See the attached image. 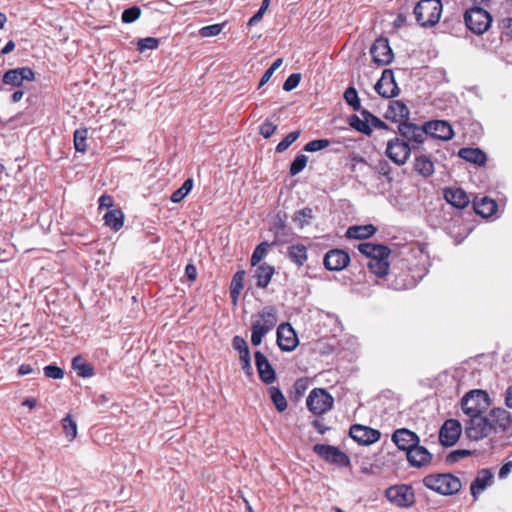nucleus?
<instances>
[{"mask_svg": "<svg viewBox=\"0 0 512 512\" xmlns=\"http://www.w3.org/2000/svg\"><path fill=\"white\" fill-rule=\"evenodd\" d=\"M504 403L508 408L512 409V385L506 389Z\"/></svg>", "mask_w": 512, "mask_h": 512, "instance_id": "63", "label": "nucleus"}, {"mask_svg": "<svg viewBox=\"0 0 512 512\" xmlns=\"http://www.w3.org/2000/svg\"><path fill=\"white\" fill-rule=\"evenodd\" d=\"M88 130L86 128L77 129L74 132V147L76 151L85 153L87 151Z\"/></svg>", "mask_w": 512, "mask_h": 512, "instance_id": "44", "label": "nucleus"}, {"mask_svg": "<svg viewBox=\"0 0 512 512\" xmlns=\"http://www.w3.org/2000/svg\"><path fill=\"white\" fill-rule=\"evenodd\" d=\"M288 257L297 266H302L307 261V248L303 244L291 245L288 248Z\"/></svg>", "mask_w": 512, "mask_h": 512, "instance_id": "36", "label": "nucleus"}, {"mask_svg": "<svg viewBox=\"0 0 512 512\" xmlns=\"http://www.w3.org/2000/svg\"><path fill=\"white\" fill-rule=\"evenodd\" d=\"M370 54L374 63L382 66L390 64L394 58L387 38L376 39L370 48Z\"/></svg>", "mask_w": 512, "mask_h": 512, "instance_id": "11", "label": "nucleus"}, {"mask_svg": "<svg viewBox=\"0 0 512 512\" xmlns=\"http://www.w3.org/2000/svg\"><path fill=\"white\" fill-rule=\"evenodd\" d=\"M367 266L373 274H375L379 277H384L388 274V270H389L388 258H379L376 260H368Z\"/></svg>", "mask_w": 512, "mask_h": 512, "instance_id": "39", "label": "nucleus"}, {"mask_svg": "<svg viewBox=\"0 0 512 512\" xmlns=\"http://www.w3.org/2000/svg\"><path fill=\"white\" fill-rule=\"evenodd\" d=\"M277 130V125H275L274 123H272L271 121L269 120H266L261 126H260V134L264 137V138H270L274 133L275 131Z\"/></svg>", "mask_w": 512, "mask_h": 512, "instance_id": "57", "label": "nucleus"}, {"mask_svg": "<svg viewBox=\"0 0 512 512\" xmlns=\"http://www.w3.org/2000/svg\"><path fill=\"white\" fill-rule=\"evenodd\" d=\"M301 80V75L299 73H293L291 74L284 82L283 89L287 92L292 91L295 89Z\"/></svg>", "mask_w": 512, "mask_h": 512, "instance_id": "56", "label": "nucleus"}, {"mask_svg": "<svg viewBox=\"0 0 512 512\" xmlns=\"http://www.w3.org/2000/svg\"><path fill=\"white\" fill-rule=\"evenodd\" d=\"M233 348L239 352L241 368L247 376L253 375L250 350L247 342L241 336H235L232 340Z\"/></svg>", "mask_w": 512, "mask_h": 512, "instance_id": "20", "label": "nucleus"}, {"mask_svg": "<svg viewBox=\"0 0 512 512\" xmlns=\"http://www.w3.org/2000/svg\"><path fill=\"white\" fill-rule=\"evenodd\" d=\"M186 275L190 280H195L197 272L192 264H188L185 269Z\"/></svg>", "mask_w": 512, "mask_h": 512, "instance_id": "64", "label": "nucleus"}, {"mask_svg": "<svg viewBox=\"0 0 512 512\" xmlns=\"http://www.w3.org/2000/svg\"><path fill=\"white\" fill-rule=\"evenodd\" d=\"M300 135V130L290 132L281 142L278 143V145L276 146V152L282 153L286 151L290 147V145H292V143H294L300 137Z\"/></svg>", "mask_w": 512, "mask_h": 512, "instance_id": "47", "label": "nucleus"}, {"mask_svg": "<svg viewBox=\"0 0 512 512\" xmlns=\"http://www.w3.org/2000/svg\"><path fill=\"white\" fill-rule=\"evenodd\" d=\"M62 427L68 441H73L77 436V424L71 415H67L62 419Z\"/></svg>", "mask_w": 512, "mask_h": 512, "instance_id": "45", "label": "nucleus"}, {"mask_svg": "<svg viewBox=\"0 0 512 512\" xmlns=\"http://www.w3.org/2000/svg\"><path fill=\"white\" fill-rule=\"evenodd\" d=\"M492 480V474L488 470H482L471 483L470 490L473 497L476 499L478 494L483 492L488 486L491 485Z\"/></svg>", "mask_w": 512, "mask_h": 512, "instance_id": "29", "label": "nucleus"}, {"mask_svg": "<svg viewBox=\"0 0 512 512\" xmlns=\"http://www.w3.org/2000/svg\"><path fill=\"white\" fill-rule=\"evenodd\" d=\"M269 244L267 242L260 243L252 253L251 265L257 266L259 262L265 257L268 251Z\"/></svg>", "mask_w": 512, "mask_h": 512, "instance_id": "49", "label": "nucleus"}, {"mask_svg": "<svg viewBox=\"0 0 512 512\" xmlns=\"http://www.w3.org/2000/svg\"><path fill=\"white\" fill-rule=\"evenodd\" d=\"M244 278H245L244 271H237L232 278V281L230 284V296H231V299H232V302L234 305L237 304L240 292L243 289Z\"/></svg>", "mask_w": 512, "mask_h": 512, "instance_id": "37", "label": "nucleus"}, {"mask_svg": "<svg viewBox=\"0 0 512 512\" xmlns=\"http://www.w3.org/2000/svg\"><path fill=\"white\" fill-rule=\"evenodd\" d=\"M313 451L325 461L333 464L347 466L350 462L349 457L335 446L316 444Z\"/></svg>", "mask_w": 512, "mask_h": 512, "instance_id": "9", "label": "nucleus"}, {"mask_svg": "<svg viewBox=\"0 0 512 512\" xmlns=\"http://www.w3.org/2000/svg\"><path fill=\"white\" fill-rule=\"evenodd\" d=\"M512 469V461L505 463L499 470V478H505Z\"/></svg>", "mask_w": 512, "mask_h": 512, "instance_id": "62", "label": "nucleus"}, {"mask_svg": "<svg viewBox=\"0 0 512 512\" xmlns=\"http://www.w3.org/2000/svg\"><path fill=\"white\" fill-rule=\"evenodd\" d=\"M323 263L327 270L341 271L350 263V256L343 250L333 249L325 254Z\"/></svg>", "mask_w": 512, "mask_h": 512, "instance_id": "16", "label": "nucleus"}, {"mask_svg": "<svg viewBox=\"0 0 512 512\" xmlns=\"http://www.w3.org/2000/svg\"><path fill=\"white\" fill-rule=\"evenodd\" d=\"M442 11L440 0H420L414 7L413 14L419 26L431 28L439 22Z\"/></svg>", "mask_w": 512, "mask_h": 512, "instance_id": "1", "label": "nucleus"}, {"mask_svg": "<svg viewBox=\"0 0 512 512\" xmlns=\"http://www.w3.org/2000/svg\"><path fill=\"white\" fill-rule=\"evenodd\" d=\"M470 452L468 450H456L449 454L448 460L451 462L458 461L460 458L468 456Z\"/></svg>", "mask_w": 512, "mask_h": 512, "instance_id": "58", "label": "nucleus"}, {"mask_svg": "<svg viewBox=\"0 0 512 512\" xmlns=\"http://www.w3.org/2000/svg\"><path fill=\"white\" fill-rule=\"evenodd\" d=\"M488 419L491 425L492 431H506L512 422L511 414L504 408L496 407L492 408L488 413Z\"/></svg>", "mask_w": 512, "mask_h": 512, "instance_id": "19", "label": "nucleus"}, {"mask_svg": "<svg viewBox=\"0 0 512 512\" xmlns=\"http://www.w3.org/2000/svg\"><path fill=\"white\" fill-rule=\"evenodd\" d=\"M192 188H193V179L192 178L186 179L184 181V183L182 184V186L172 193L170 200L173 203L181 202L190 193Z\"/></svg>", "mask_w": 512, "mask_h": 512, "instance_id": "43", "label": "nucleus"}, {"mask_svg": "<svg viewBox=\"0 0 512 512\" xmlns=\"http://www.w3.org/2000/svg\"><path fill=\"white\" fill-rule=\"evenodd\" d=\"M349 435L354 441L361 445L373 444L381 437L379 430L360 424L352 425L350 427Z\"/></svg>", "mask_w": 512, "mask_h": 512, "instance_id": "13", "label": "nucleus"}, {"mask_svg": "<svg viewBox=\"0 0 512 512\" xmlns=\"http://www.w3.org/2000/svg\"><path fill=\"white\" fill-rule=\"evenodd\" d=\"M375 90L384 98H392L398 95L399 88L392 70L386 69L383 71L381 78L375 85Z\"/></svg>", "mask_w": 512, "mask_h": 512, "instance_id": "15", "label": "nucleus"}, {"mask_svg": "<svg viewBox=\"0 0 512 512\" xmlns=\"http://www.w3.org/2000/svg\"><path fill=\"white\" fill-rule=\"evenodd\" d=\"M377 229L372 224L351 226L346 231L349 239H366L376 233Z\"/></svg>", "mask_w": 512, "mask_h": 512, "instance_id": "33", "label": "nucleus"}, {"mask_svg": "<svg viewBox=\"0 0 512 512\" xmlns=\"http://www.w3.org/2000/svg\"><path fill=\"white\" fill-rule=\"evenodd\" d=\"M334 398L323 388H314L307 399V408L315 415H322L333 408Z\"/></svg>", "mask_w": 512, "mask_h": 512, "instance_id": "5", "label": "nucleus"}, {"mask_svg": "<svg viewBox=\"0 0 512 512\" xmlns=\"http://www.w3.org/2000/svg\"><path fill=\"white\" fill-rule=\"evenodd\" d=\"M386 498L394 505L408 508L415 503V494L411 486L406 484L394 485L385 492Z\"/></svg>", "mask_w": 512, "mask_h": 512, "instance_id": "7", "label": "nucleus"}, {"mask_svg": "<svg viewBox=\"0 0 512 512\" xmlns=\"http://www.w3.org/2000/svg\"><path fill=\"white\" fill-rule=\"evenodd\" d=\"M358 250L360 253L365 255L369 260H376L379 258H389L390 249L382 244H373V243H361L358 245Z\"/></svg>", "mask_w": 512, "mask_h": 512, "instance_id": "24", "label": "nucleus"}, {"mask_svg": "<svg viewBox=\"0 0 512 512\" xmlns=\"http://www.w3.org/2000/svg\"><path fill=\"white\" fill-rule=\"evenodd\" d=\"M427 137L448 141L452 139L454 132L451 125L444 120H433L425 123Z\"/></svg>", "mask_w": 512, "mask_h": 512, "instance_id": "18", "label": "nucleus"}, {"mask_svg": "<svg viewBox=\"0 0 512 512\" xmlns=\"http://www.w3.org/2000/svg\"><path fill=\"white\" fill-rule=\"evenodd\" d=\"M462 427L458 420L448 419L439 431V441L443 446H453L461 436Z\"/></svg>", "mask_w": 512, "mask_h": 512, "instance_id": "12", "label": "nucleus"}, {"mask_svg": "<svg viewBox=\"0 0 512 512\" xmlns=\"http://www.w3.org/2000/svg\"><path fill=\"white\" fill-rule=\"evenodd\" d=\"M159 46V39L154 37H146L141 38L137 42V49L139 52H144L145 50H154Z\"/></svg>", "mask_w": 512, "mask_h": 512, "instance_id": "50", "label": "nucleus"}, {"mask_svg": "<svg viewBox=\"0 0 512 512\" xmlns=\"http://www.w3.org/2000/svg\"><path fill=\"white\" fill-rule=\"evenodd\" d=\"M313 218V210L311 208H303L299 211H296L293 216V221L297 225L298 228L302 229L306 225L310 224V221Z\"/></svg>", "mask_w": 512, "mask_h": 512, "instance_id": "41", "label": "nucleus"}, {"mask_svg": "<svg viewBox=\"0 0 512 512\" xmlns=\"http://www.w3.org/2000/svg\"><path fill=\"white\" fill-rule=\"evenodd\" d=\"M463 413L472 417L483 414L490 406L489 394L481 389H474L467 392L460 402Z\"/></svg>", "mask_w": 512, "mask_h": 512, "instance_id": "3", "label": "nucleus"}, {"mask_svg": "<svg viewBox=\"0 0 512 512\" xmlns=\"http://www.w3.org/2000/svg\"><path fill=\"white\" fill-rule=\"evenodd\" d=\"M251 331V343L254 346H259L262 343L264 336L270 332L264 327L260 326L259 323H255L254 321L252 323Z\"/></svg>", "mask_w": 512, "mask_h": 512, "instance_id": "46", "label": "nucleus"}, {"mask_svg": "<svg viewBox=\"0 0 512 512\" xmlns=\"http://www.w3.org/2000/svg\"><path fill=\"white\" fill-rule=\"evenodd\" d=\"M268 391H269L270 398H271L273 404L275 405L276 409L279 412L285 411L287 408V401H286V398L283 395V393L280 391V389L272 386L269 388Z\"/></svg>", "mask_w": 512, "mask_h": 512, "instance_id": "42", "label": "nucleus"}, {"mask_svg": "<svg viewBox=\"0 0 512 512\" xmlns=\"http://www.w3.org/2000/svg\"><path fill=\"white\" fill-rule=\"evenodd\" d=\"M274 267L266 263H262L255 269L254 277L256 278V285L259 288H266L274 274Z\"/></svg>", "mask_w": 512, "mask_h": 512, "instance_id": "30", "label": "nucleus"}, {"mask_svg": "<svg viewBox=\"0 0 512 512\" xmlns=\"http://www.w3.org/2000/svg\"><path fill=\"white\" fill-rule=\"evenodd\" d=\"M398 130L403 138L418 145L424 143L427 138L425 125L418 126L411 122H402L398 126Z\"/></svg>", "mask_w": 512, "mask_h": 512, "instance_id": "17", "label": "nucleus"}, {"mask_svg": "<svg viewBox=\"0 0 512 512\" xmlns=\"http://www.w3.org/2000/svg\"><path fill=\"white\" fill-rule=\"evenodd\" d=\"M104 223L114 231H119L124 224V214L120 209H112L108 211L104 217Z\"/></svg>", "mask_w": 512, "mask_h": 512, "instance_id": "35", "label": "nucleus"}, {"mask_svg": "<svg viewBox=\"0 0 512 512\" xmlns=\"http://www.w3.org/2000/svg\"><path fill=\"white\" fill-rule=\"evenodd\" d=\"M414 169L425 178L432 176L435 170L433 161L427 155H420L415 158Z\"/></svg>", "mask_w": 512, "mask_h": 512, "instance_id": "34", "label": "nucleus"}, {"mask_svg": "<svg viewBox=\"0 0 512 512\" xmlns=\"http://www.w3.org/2000/svg\"><path fill=\"white\" fill-rule=\"evenodd\" d=\"M361 116L362 118L357 115L351 116L349 119V124L355 130L363 134L370 135L372 132L370 127V117H372V114L367 110H363L361 112Z\"/></svg>", "mask_w": 512, "mask_h": 512, "instance_id": "28", "label": "nucleus"}, {"mask_svg": "<svg viewBox=\"0 0 512 512\" xmlns=\"http://www.w3.org/2000/svg\"><path fill=\"white\" fill-rule=\"evenodd\" d=\"M444 198L449 204L458 209L465 208L470 202L466 192L461 188H446Z\"/></svg>", "mask_w": 512, "mask_h": 512, "instance_id": "26", "label": "nucleus"}, {"mask_svg": "<svg viewBox=\"0 0 512 512\" xmlns=\"http://www.w3.org/2000/svg\"><path fill=\"white\" fill-rule=\"evenodd\" d=\"M72 367L75 371H77V374L80 377L87 378L94 375L93 367L80 355L73 358Z\"/></svg>", "mask_w": 512, "mask_h": 512, "instance_id": "38", "label": "nucleus"}, {"mask_svg": "<svg viewBox=\"0 0 512 512\" xmlns=\"http://www.w3.org/2000/svg\"><path fill=\"white\" fill-rule=\"evenodd\" d=\"M473 205L475 212L484 218L491 217L497 210V203L488 197L476 199Z\"/></svg>", "mask_w": 512, "mask_h": 512, "instance_id": "32", "label": "nucleus"}, {"mask_svg": "<svg viewBox=\"0 0 512 512\" xmlns=\"http://www.w3.org/2000/svg\"><path fill=\"white\" fill-rule=\"evenodd\" d=\"M307 162H308V158L306 155H304V154L297 155L290 165V171H289L290 174L292 176H295L298 173H300L306 167Z\"/></svg>", "mask_w": 512, "mask_h": 512, "instance_id": "48", "label": "nucleus"}, {"mask_svg": "<svg viewBox=\"0 0 512 512\" xmlns=\"http://www.w3.org/2000/svg\"><path fill=\"white\" fill-rule=\"evenodd\" d=\"M113 206V199L111 196L102 195L99 198V208H109Z\"/></svg>", "mask_w": 512, "mask_h": 512, "instance_id": "60", "label": "nucleus"}, {"mask_svg": "<svg viewBox=\"0 0 512 512\" xmlns=\"http://www.w3.org/2000/svg\"><path fill=\"white\" fill-rule=\"evenodd\" d=\"M411 150L412 148L406 141L398 137H395L394 139L388 141L386 147V155L396 165L402 166L409 159L411 155Z\"/></svg>", "mask_w": 512, "mask_h": 512, "instance_id": "8", "label": "nucleus"}, {"mask_svg": "<svg viewBox=\"0 0 512 512\" xmlns=\"http://www.w3.org/2000/svg\"><path fill=\"white\" fill-rule=\"evenodd\" d=\"M459 156L462 159L479 166L485 165L487 161L486 154L479 148H461L459 150Z\"/></svg>", "mask_w": 512, "mask_h": 512, "instance_id": "31", "label": "nucleus"}, {"mask_svg": "<svg viewBox=\"0 0 512 512\" xmlns=\"http://www.w3.org/2000/svg\"><path fill=\"white\" fill-rule=\"evenodd\" d=\"M224 28V24H212L204 26L199 30V34L203 38L213 37L219 35Z\"/></svg>", "mask_w": 512, "mask_h": 512, "instance_id": "52", "label": "nucleus"}, {"mask_svg": "<svg viewBox=\"0 0 512 512\" xmlns=\"http://www.w3.org/2000/svg\"><path fill=\"white\" fill-rule=\"evenodd\" d=\"M370 125H372L375 128H378V129H386L387 128L386 123L383 122L382 120H380L378 117L374 116L373 114H372V117H370Z\"/></svg>", "mask_w": 512, "mask_h": 512, "instance_id": "61", "label": "nucleus"}, {"mask_svg": "<svg viewBox=\"0 0 512 512\" xmlns=\"http://www.w3.org/2000/svg\"><path fill=\"white\" fill-rule=\"evenodd\" d=\"M491 425L487 416L475 415L465 422V434L473 441H479L490 435Z\"/></svg>", "mask_w": 512, "mask_h": 512, "instance_id": "6", "label": "nucleus"}, {"mask_svg": "<svg viewBox=\"0 0 512 512\" xmlns=\"http://www.w3.org/2000/svg\"><path fill=\"white\" fill-rule=\"evenodd\" d=\"M254 357L260 379L266 384L273 383L276 379V374L267 357L260 351H256Z\"/></svg>", "mask_w": 512, "mask_h": 512, "instance_id": "23", "label": "nucleus"}, {"mask_svg": "<svg viewBox=\"0 0 512 512\" xmlns=\"http://www.w3.org/2000/svg\"><path fill=\"white\" fill-rule=\"evenodd\" d=\"M392 441L406 453L420 443L418 435L408 429H397L392 435Z\"/></svg>", "mask_w": 512, "mask_h": 512, "instance_id": "21", "label": "nucleus"}, {"mask_svg": "<svg viewBox=\"0 0 512 512\" xmlns=\"http://www.w3.org/2000/svg\"><path fill=\"white\" fill-rule=\"evenodd\" d=\"M379 174L389 177L391 168L386 161H380L376 167Z\"/></svg>", "mask_w": 512, "mask_h": 512, "instance_id": "59", "label": "nucleus"}, {"mask_svg": "<svg viewBox=\"0 0 512 512\" xmlns=\"http://www.w3.org/2000/svg\"><path fill=\"white\" fill-rule=\"evenodd\" d=\"M426 488L442 495H452L461 489V481L452 474H430L423 478Z\"/></svg>", "mask_w": 512, "mask_h": 512, "instance_id": "2", "label": "nucleus"}, {"mask_svg": "<svg viewBox=\"0 0 512 512\" xmlns=\"http://www.w3.org/2000/svg\"><path fill=\"white\" fill-rule=\"evenodd\" d=\"M277 320L276 308L273 306H266L258 313L254 322L259 323L260 326L271 331L276 326Z\"/></svg>", "mask_w": 512, "mask_h": 512, "instance_id": "27", "label": "nucleus"}, {"mask_svg": "<svg viewBox=\"0 0 512 512\" xmlns=\"http://www.w3.org/2000/svg\"><path fill=\"white\" fill-rule=\"evenodd\" d=\"M43 371L45 376L51 379H62L64 377L63 369L56 365H47Z\"/></svg>", "mask_w": 512, "mask_h": 512, "instance_id": "55", "label": "nucleus"}, {"mask_svg": "<svg viewBox=\"0 0 512 512\" xmlns=\"http://www.w3.org/2000/svg\"><path fill=\"white\" fill-rule=\"evenodd\" d=\"M464 20L469 30L477 35H481L490 28L492 16L485 9L474 7L466 11Z\"/></svg>", "mask_w": 512, "mask_h": 512, "instance_id": "4", "label": "nucleus"}, {"mask_svg": "<svg viewBox=\"0 0 512 512\" xmlns=\"http://www.w3.org/2000/svg\"><path fill=\"white\" fill-rule=\"evenodd\" d=\"M407 460L412 467L422 468L428 466L432 461V454L424 447L417 444L407 453Z\"/></svg>", "mask_w": 512, "mask_h": 512, "instance_id": "22", "label": "nucleus"}, {"mask_svg": "<svg viewBox=\"0 0 512 512\" xmlns=\"http://www.w3.org/2000/svg\"><path fill=\"white\" fill-rule=\"evenodd\" d=\"M329 144L330 142L327 139L312 140L305 145L304 150L307 152H317L327 148Z\"/></svg>", "mask_w": 512, "mask_h": 512, "instance_id": "54", "label": "nucleus"}, {"mask_svg": "<svg viewBox=\"0 0 512 512\" xmlns=\"http://www.w3.org/2000/svg\"><path fill=\"white\" fill-rule=\"evenodd\" d=\"M277 344L282 351L291 352L299 344L297 334L289 323H282L277 328Z\"/></svg>", "mask_w": 512, "mask_h": 512, "instance_id": "10", "label": "nucleus"}, {"mask_svg": "<svg viewBox=\"0 0 512 512\" xmlns=\"http://www.w3.org/2000/svg\"><path fill=\"white\" fill-rule=\"evenodd\" d=\"M344 99L354 110H358L360 108V100L354 87H348L346 89L344 92Z\"/></svg>", "mask_w": 512, "mask_h": 512, "instance_id": "51", "label": "nucleus"}, {"mask_svg": "<svg viewBox=\"0 0 512 512\" xmlns=\"http://www.w3.org/2000/svg\"><path fill=\"white\" fill-rule=\"evenodd\" d=\"M417 253H418V256H416L418 258L417 264L415 265L414 268H409L411 271L412 280L408 284L404 285L405 288L412 287V286L416 285V283L419 280H421L428 272V268H427L428 256L422 250H419Z\"/></svg>", "mask_w": 512, "mask_h": 512, "instance_id": "25", "label": "nucleus"}, {"mask_svg": "<svg viewBox=\"0 0 512 512\" xmlns=\"http://www.w3.org/2000/svg\"><path fill=\"white\" fill-rule=\"evenodd\" d=\"M141 14V10L137 6H133L123 11L121 19L124 23H133L136 21Z\"/></svg>", "mask_w": 512, "mask_h": 512, "instance_id": "53", "label": "nucleus"}, {"mask_svg": "<svg viewBox=\"0 0 512 512\" xmlns=\"http://www.w3.org/2000/svg\"><path fill=\"white\" fill-rule=\"evenodd\" d=\"M388 113L392 119L397 120L408 118L410 112L402 101L396 100L390 103Z\"/></svg>", "mask_w": 512, "mask_h": 512, "instance_id": "40", "label": "nucleus"}, {"mask_svg": "<svg viewBox=\"0 0 512 512\" xmlns=\"http://www.w3.org/2000/svg\"><path fill=\"white\" fill-rule=\"evenodd\" d=\"M35 80V73L29 67H18L10 69L3 75L2 81L5 85L20 87L24 81Z\"/></svg>", "mask_w": 512, "mask_h": 512, "instance_id": "14", "label": "nucleus"}]
</instances>
